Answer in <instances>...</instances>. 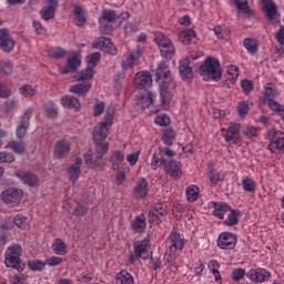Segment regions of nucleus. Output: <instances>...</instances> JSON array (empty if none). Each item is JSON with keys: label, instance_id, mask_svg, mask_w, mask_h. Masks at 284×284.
Segmentation results:
<instances>
[{"label": "nucleus", "instance_id": "obj_1", "mask_svg": "<svg viewBox=\"0 0 284 284\" xmlns=\"http://www.w3.org/2000/svg\"><path fill=\"white\" fill-rule=\"evenodd\" d=\"M169 247L166 248L164 255V265L169 267L171 272H176L179 265L176 264V258H179V252H183L185 247V237L179 233V231L173 230L168 236Z\"/></svg>", "mask_w": 284, "mask_h": 284}, {"label": "nucleus", "instance_id": "obj_2", "mask_svg": "<svg viewBox=\"0 0 284 284\" xmlns=\"http://www.w3.org/2000/svg\"><path fill=\"white\" fill-rule=\"evenodd\" d=\"M21 254H23V247L21 244L12 243L4 252V265L17 270V272H23L26 264L21 261Z\"/></svg>", "mask_w": 284, "mask_h": 284}, {"label": "nucleus", "instance_id": "obj_3", "mask_svg": "<svg viewBox=\"0 0 284 284\" xmlns=\"http://www.w3.org/2000/svg\"><path fill=\"white\" fill-rule=\"evenodd\" d=\"M203 81H221L223 72L221 71V62L212 57L206 58L199 68Z\"/></svg>", "mask_w": 284, "mask_h": 284}, {"label": "nucleus", "instance_id": "obj_4", "mask_svg": "<svg viewBox=\"0 0 284 284\" xmlns=\"http://www.w3.org/2000/svg\"><path fill=\"white\" fill-rule=\"evenodd\" d=\"M153 41L156 43L162 59H165V61H170L172 57H174L176 50L174 49L172 40H170V38L165 36V33L159 31L155 32Z\"/></svg>", "mask_w": 284, "mask_h": 284}, {"label": "nucleus", "instance_id": "obj_5", "mask_svg": "<svg viewBox=\"0 0 284 284\" xmlns=\"http://www.w3.org/2000/svg\"><path fill=\"white\" fill-rule=\"evenodd\" d=\"M112 121H114V110L108 109L104 115V121L94 126V143H101V141H105V139H108V130H110Z\"/></svg>", "mask_w": 284, "mask_h": 284}, {"label": "nucleus", "instance_id": "obj_6", "mask_svg": "<svg viewBox=\"0 0 284 284\" xmlns=\"http://www.w3.org/2000/svg\"><path fill=\"white\" fill-rule=\"evenodd\" d=\"M119 19H121V17L115 10L103 9L98 19L100 32H102V34H112L114 28L110 23H116Z\"/></svg>", "mask_w": 284, "mask_h": 284}, {"label": "nucleus", "instance_id": "obj_7", "mask_svg": "<svg viewBox=\"0 0 284 284\" xmlns=\"http://www.w3.org/2000/svg\"><path fill=\"white\" fill-rule=\"evenodd\" d=\"M270 139L268 150L272 154H284V133L283 131H276L271 129L267 133Z\"/></svg>", "mask_w": 284, "mask_h": 284}, {"label": "nucleus", "instance_id": "obj_8", "mask_svg": "<svg viewBox=\"0 0 284 284\" xmlns=\"http://www.w3.org/2000/svg\"><path fill=\"white\" fill-rule=\"evenodd\" d=\"M224 140L230 145H237L241 143V123L231 122L227 129L221 130Z\"/></svg>", "mask_w": 284, "mask_h": 284}, {"label": "nucleus", "instance_id": "obj_9", "mask_svg": "<svg viewBox=\"0 0 284 284\" xmlns=\"http://www.w3.org/2000/svg\"><path fill=\"white\" fill-rule=\"evenodd\" d=\"M168 216V205L163 203H155L149 211V223H163Z\"/></svg>", "mask_w": 284, "mask_h": 284}, {"label": "nucleus", "instance_id": "obj_10", "mask_svg": "<svg viewBox=\"0 0 284 284\" xmlns=\"http://www.w3.org/2000/svg\"><path fill=\"white\" fill-rule=\"evenodd\" d=\"M150 250V237H145L138 244H134V254L130 255L129 261L131 264L136 263L139 258H148V252Z\"/></svg>", "mask_w": 284, "mask_h": 284}, {"label": "nucleus", "instance_id": "obj_11", "mask_svg": "<svg viewBox=\"0 0 284 284\" xmlns=\"http://www.w3.org/2000/svg\"><path fill=\"white\" fill-rule=\"evenodd\" d=\"M32 108H29L24 111L23 115L21 116L20 121L18 122L16 129V136L19 140L26 139L28 134V129L30 128V119H32Z\"/></svg>", "mask_w": 284, "mask_h": 284}, {"label": "nucleus", "instance_id": "obj_12", "mask_svg": "<svg viewBox=\"0 0 284 284\" xmlns=\"http://www.w3.org/2000/svg\"><path fill=\"white\" fill-rule=\"evenodd\" d=\"M1 199L7 205H17L23 199V191L21 189L9 187L1 193Z\"/></svg>", "mask_w": 284, "mask_h": 284}, {"label": "nucleus", "instance_id": "obj_13", "mask_svg": "<svg viewBox=\"0 0 284 284\" xmlns=\"http://www.w3.org/2000/svg\"><path fill=\"white\" fill-rule=\"evenodd\" d=\"M239 239L236 234L230 232H223L219 235L217 239V246L221 250H234L236 247Z\"/></svg>", "mask_w": 284, "mask_h": 284}, {"label": "nucleus", "instance_id": "obj_14", "mask_svg": "<svg viewBox=\"0 0 284 284\" xmlns=\"http://www.w3.org/2000/svg\"><path fill=\"white\" fill-rule=\"evenodd\" d=\"M263 10L265 17L268 19L270 23H278L281 21V14L278 13V7L272 0H265L263 2Z\"/></svg>", "mask_w": 284, "mask_h": 284}, {"label": "nucleus", "instance_id": "obj_15", "mask_svg": "<svg viewBox=\"0 0 284 284\" xmlns=\"http://www.w3.org/2000/svg\"><path fill=\"white\" fill-rule=\"evenodd\" d=\"M161 165H164V172L170 174L172 179H180L183 175V171L181 170L183 165L181 162L176 161H166L165 159L161 160Z\"/></svg>", "mask_w": 284, "mask_h": 284}, {"label": "nucleus", "instance_id": "obj_16", "mask_svg": "<svg viewBox=\"0 0 284 284\" xmlns=\"http://www.w3.org/2000/svg\"><path fill=\"white\" fill-rule=\"evenodd\" d=\"M14 176L23 183V185H28L29 187H39L40 181L37 174L29 171H17Z\"/></svg>", "mask_w": 284, "mask_h": 284}, {"label": "nucleus", "instance_id": "obj_17", "mask_svg": "<svg viewBox=\"0 0 284 284\" xmlns=\"http://www.w3.org/2000/svg\"><path fill=\"white\" fill-rule=\"evenodd\" d=\"M58 8L59 0H45V6L40 10L41 19L43 21H51V19H54Z\"/></svg>", "mask_w": 284, "mask_h": 284}, {"label": "nucleus", "instance_id": "obj_18", "mask_svg": "<svg viewBox=\"0 0 284 284\" xmlns=\"http://www.w3.org/2000/svg\"><path fill=\"white\" fill-rule=\"evenodd\" d=\"M246 276L253 283H265L270 281L272 274L265 268H252L247 272Z\"/></svg>", "mask_w": 284, "mask_h": 284}, {"label": "nucleus", "instance_id": "obj_19", "mask_svg": "<svg viewBox=\"0 0 284 284\" xmlns=\"http://www.w3.org/2000/svg\"><path fill=\"white\" fill-rule=\"evenodd\" d=\"M70 150H72V143L68 140H60L55 142L53 156L55 159H67V156H70Z\"/></svg>", "mask_w": 284, "mask_h": 284}, {"label": "nucleus", "instance_id": "obj_20", "mask_svg": "<svg viewBox=\"0 0 284 284\" xmlns=\"http://www.w3.org/2000/svg\"><path fill=\"white\" fill-rule=\"evenodd\" d=\"M93 48H95L97 50H101L106 54H116V47H114V43H112V40H110V38H98L93 43Z\"/></svg>", "mask_w": 284, "mask_h": 284}, {"label": "nucleus", "instance_id": "obj_21", "mask_svg": "<svg viewBox=\"0 0 284 284\" xmlns=\"http://www.w3.org/2000/svg\"><path fill=\"white\" fill-rule=\"evenodd\" d=\"M133 199L142 201L143 199H148L149 189H148V180L145 178H140L135 182V185L132 191Z\"/></svg>", "mask_w": 284, "mask_h": 284}, {"label": "nucleus", "instance_id": "obj_22", "mask_svg": "<svg viewBox=\"0 0 284 284\" xmlns=\"http://www.w3.org/2000/svg\"><path fill=\"white\" fill-rule=\"evenodd\" d=\"M133 83L135 88L148 90V88H152V74L148 71H140L135 74Z\"/></svg>", "mask_w": 284, "mask_h": 284}, {"label": "nucleus", "instance_id": "obj_23", "mask_svg": "<svg viewBox=\"0 0 284 284\" xmlns=\"http://www.w3.org/2000/svg\"><path fill=\"white\" fill-rule=\"evenodd\" d=\"M14 39L8 29L0 30V50L3 52H12L14 50Z\"/></svg>", "mask_w": 284, "mask_h": 284}, {"label": "nucleus", "instance_id": "obj_24", "mask_svg": "<svg viewBox=\"0 0 284 284\" xmlns=\"http://www.w3.org/2000/svg\"><path fill=\"white\" fill-rule=\"evenodd\" d=\"M81 65V58L78 54L70 55L67 60V65L60 67V74H70L71 72H77V68Z\"/></svg>", "mask_w": 284, "mask_h": 284}, {"label": "nucleus", "instance_id": "obj_25", "mask_svg": "<svg viewBox=\"0 0 284 284\" xmlns=\"http://www.w3.org/2000/svg\"><path fill=\"white\" fill-rule=\"evenodd\" d=\"M81 165H83V160L77 158L74 163L68 169L69 181H71V183H77V181H79V178L81 176Z\"/></svg>", "mask_w": 284, "mask_h": 284}, {"label": "nucleus", "instance_id": "obj_26", "mask_svg": "<svg viewBox=\"0 0 284 284\" xmlns=\"http://www.w3.org/2000/svg\"><path fill=\"white\" fill-rule=\"evenodd\" d=\"M74 24L78 28H83L88 23V12L81 6H75L73 9Z\"/></svg>", "mask_w": 284, "mask_h": 284}, {"label": "nucleus", "instance_id": "obj_27", "mask_svg": "<svg viewBox=\"0 0 284 284\" xmlns=\"http://www.w3.org/2000/svg\"><path fill=\"white\" fill-rule=\"evenodd\" d=\"M179 70L183 81H190L191 79H194V72L192 71V67L190 65V60H181Z\"/></svg>", "mask_w": 284, "mask_h": 284}, {"label": "nucleus", "instance_id": "obj_28", "mask_svg": "<svg viewBox=\"0 0 284 284\" xmlns=\"http://www.w3.org/2000/svg\"><path fill=\"white\" fill-rule=\"evenodd\" d=\"M156 81L163 80H172V71H170V67L165 62H160L155 69Z\"/></svg>", "mask_w": 284, "mask_h": 284}, {"label": "nucleus", "instance_id": "obj_29", "mask_svg": "<svg viewBox=\"0 0 284 284\" xmlns=\"http://www.w3.org/2000/svg\"><path fill=\"white\" fill-rule=\"evenodd\" d=\"M61 105L63 108H68L69 110H74L75 112H79V110H81V102L78 100V98L73 95L62 97Z\"/></svg>", "mask_w": 284, "mask_h": 284}, {"label": "nucleus", "instance_id": "obj_30", "mask_svg": "<svg viewBox=\"0 0 284 284\" xmlns=\"http://www.w3.org/2000/svg\"><path fill=\"white\" fill-rule=\"evenodd\" d=\"M145 227H148V222L145 220V214L138 215L132 222H131V229L136 233L141 234V232L145 231Z\"/></svg>", "mask_w": 284, "mask_h": 284}, {"label": "nucleus", "instance_id": "obj_31", "mask_svg": "<svg viewBox=\"0 0 284 284\" xmlns=\"http://www.w3.org/2000/svg\"><path fill=\"white\" fill-rule=\"evenodd\" d=\"M7 148L14 154H26L27 150L26 141L22 140H11L7 143Z\"/></svg>", "mask_w": 284, "mask_h": 284}, {"label": "nucleus", "instance_id": "obj_32", "mask_svg": "<svg viewBox=\"0 0 284 284\" xmlns=\"http://www.w3.org/2000/svg\"><path fill=\"white\" fill-rule=\"evenodd\" d=\"M91 88H92V83L83 82L80 84L71 85L69 88V92H71V94H78V97H83V94H88V92H90Z\"/></svg>", "mask_w": 284, "mask_h": 284}, {"label": "nucleus", "instance_id": "obj_33", "mask_svg": "<svg viewBox=\"0 0 284 284\" xmlns=\"http://www.w3.org/2000/svg\"><path fill=\"white\" fill-rule=\"evenodd\" d=\"M125 161V153L123 151H113L110 158V162L112 163V170L118 172L121 164Z\"/></svg>", "mask_w": 284, "mask_h": 284}, {"label": "nucleus", "instance_id": "obj_34", "mask_svg": "<svg viewBox=\"0 0 284 284\" xmlns=\"http://www.w3.org/2000/svg\"><path fill=\"white\" fill-rule=\"evenodd\" d=\"M162 141L164 145H174V141H176V131L172 128H166L162 131Z\"/></svg>", "mask_w": 284, "mask_h": 284}, {"label": "nucleus", "instance_id": "obj_35", "mask_svg": "<svg viewBox=\"0 0 284 284\" xmlns=\"http://www.w3.org/2000/svg\"><path fill=\"white\" fill-rule=\"evenodd\" d=\"M180 39L184 45H191V43H196V32L192 29L182 31L180 33Z\"/></svg>", "mask_w": 284, "mask_h": 284}, {"label": "nucleus", "instance_id": "obj_36", "mask_svg": "<svg viewBox=\"0 0 284 284\" xmlns=\"http://www.w3.org/2000/svg\"><path fill=\"white\" fill-rule=\"evenodd\" d=\"M241 185L244 192H248L250 194H254L256 192V182L247 175L242 178Z\"/></svg>", "mask_w": 284, "mask_h": 284}, {"label": "nucleus", "instance_id": "obj_37", "mask_svg": "<svg viewBox=\"0 0 284 284\" xmlns=\"http://www.w3.org/2000/svg\"><path fill=\"white\" fill-rule=\"evenodd\" d=\"M52 250L54 254L65 256V254H68V244H65V242H63L61 239H55L52 244Z\"/></svg>", "mask_w": 284, "mask_h": 284}, {"label": "nucleus", "instance_id": "obj_38", "mask_svg": "<svg viewBox=\"0 0 284 284\" xmlns=\"http://www.w3.org/2000/svg\"><path fill=\"white\" fill-rule=\"evenodd\" d=\"M231 210L232 207H230L227 203H215L213 216H216L217 219H225V213L230 212Z\"/></svg>", "mask_w": 284, "mask_h": 284}, {"label": "nucleus", "instance_id": "obj_39", "mask_svg": "<svg viewBox=\"0 0 284 284\" xmlns=\"http://www.w3.org/2000/svg\"><path fill=\"white\" fill-rule=\"evenodd\" d=\"M243 45L248 54H256V52H258V40L254 38L244 39Z\"/></svg>", "mask_w": 284, "mask_h": 284}, {"label": "nucleus", "instance_id": "obj_40", "mask_svg": "<svg viewBox=\"0 0 284 284\" xmlns=\"http://www.w3.org/2000/svg\"><path fill=\"white\" fill-rule=\"evenodd\" d=\"M207 267L210 270V272L213 274L215 282L216 283H223V278L221 277V272L219 271L221 265L219 264V262L216 260H211L207 264Z\"/></svg>", "mask_w": 284, "mask_h": 284}, {"label": "nucleus", "instance_id": "obj_41", "mask_svg": "<svg viewBox=\"0 0 284 284\" xmlns=\"http://www.w3.org/2000/svg\"><path fill=\"white\" fill-rule=\"evenodd\" d=\"M161 106L163 110H170V103L172 102V94L168 91L165 87L160 90Z\"/></svg>", "mask_w": 284, "mask_h": 284}, {"label": "nucleus", "instance_id": "obj_42", "mask_svg": "<svg viewBox=\"0 0 284 284\" xmlns=\"http://www.w3.org/2000/svg\"><path fill=\"white\" fill-rule=\"evenodd\" d=\"M152 103H154V94L152 93V91H148L146 94L140 97V99L138 100V105L143 110H145V108H150Z\"/></svg>", "mask_w": 284, "mask_h": 284}, {"label": "nucleus", "instance_id": "obj_43", "mask_svg": "<svg viewBox=\"0 0 284 284\" xmlns=\"http://www.w3.org/2000/svg\"><path fill=\"white\" fill-rule=\"evenodd\" d=\"M115 281L120 284H134V276H132L128 271H120L115 275Z\"/></svg>", "mask_w": 284, "mask_h": 284}, {"label": "nucleus", "instance_id": "obj_44", "mask_svg": "<svg viewBox=\"0 0 284 284\" xmlns=\"http://www.w3.org/2000/svg\"><path fill=\"white\" fill-rule=\"evenodd\" d=\"M94 77V69L87 67L75 74L77 81H90Z\"/></svg>", "mask_w": 284, "mask_h": 284}, {"label": "nucleus", "instance_id": "obj_45", "mask_svg": "<svg viewBox=\"0 0 284 284\" xmlns=\"http://www.w3.org/2000/svg\"><path fill=\"white\" fill-rule=\"evenodd\" d=\"M227 219L224 221V225L232 227L234 225H239V219H241V211L231 210Z\"/></svg>", "mask_w": 284, "mask_h": 284}, {"label": "nucleus", "instance_id": "obj_46", "mask_svg": "<svg viewBox=\"0 0 284 284\" xmlns=\"http://www.w3.org/2000/svg\"><path fill=\"white\" fill-rule=\"evenodd\" d=\"M264 97L265 99L272 100L275 97H278V89H276V84L268 82L264 87Z\"/></svg>", "mask_w": 284, "mask_h": 284}, {"label": "nucleus", "instance_id": "obj_47", "mask_svg": "<svg viewBox=\"0 0 284 284\" xmlns=\"http://www.w3.org/2000/svg\"><path fill=\"white\" fill-rule=\"evenodd\" d=\"M235 3L237 10L240 12H243L244 14H247L248 17H252L254 14V11L250 8V4L247 3V0H233Z\"/></svg>", "mask_w": 284, "mask_h": 284}, {"label": "nucleus", "instance_id": "obj_48", "mask_svg": "<svg viewBox=\"0 0 284 284\" xmlns=\"http://www.w3.org/2000/svg\"><path fill=\"white\" fill-rule=\"evenodd\" d=\"M186 199L190 203H194V201H199V186L190 185L185 191Z\"/></svg>", "mask_w": 284, "mask_h": 284}, {"label": "nucleus", "instance_id": "obj_49", "mask_svg": "<svg viewBox=\"0 0 284 284\" xmlns=\"http://www.w3.org/2000/svg\"><path fill=\"white\" fill-rule=\"evenodd\" d=\"M99 61H101V53L99 52L91 53L87 57L88 67L93 70L99 65Z\"/></svg>", "mask_w": 284, "mask_h": 284}, {"label": "nucleus", "instance_id": "obj_50", "mask_svg": "<svg viewBox=\"0 0 284 284\" xmlns=\"http://www.w3.org/2000/svg\"><path fill=\"white\" fill-rule=\"evenodd\" d=\"M48 54L51 59H63L68 52L61 48H51L48 50Z\"/></svg>", "mask_w": 284, "mask_h": 284}, {"label": "nucleus", "instance_id": "obj_51", "mask_svg": "<svg viewBox=\"0 0 284 284\" xmlns=\"http://www.w3.org/2000/svg\"><path fill=\"white\" fill-rule=\"evenodd\" d=\"M20 94L26 97V99H29L30 97H34V94H37V89L32 88L30 84H24L20 87Z\"/></svg>", "mask_w": 284, "mask_h": 284}, {"label": "nucleus", "instance_id": "obj_52", "mask_svg": "<svg viewBox=\"0 0 284 284\" xmlns=\"http://www.w3.org/2000/svg\"><path fill=\"white\" fill-rule=\"evenodd\" d=\"M28 265L33 272H42L45 268V262L41 260L29 261Z\"/></svg>", "mask_w": 284, "mask_h": 284}, {"label": "nucleus", "instance_id": "obj_53", "mask_svg": "<svg viewBox=\"0 0 284 284\" xmlns=\"http://www.w3.org/2000/svg\"><path fill=\"white\" fill-rule=\"evenodd\" d=\"M154 122L156 125H160L161 128H165V125H170V123H172L168 114L156 115Z\"/></svg>", "mask_w": 284, "mask_h": 284}, {"label": "nucleus", "instance_id": "obj_54", "mask_svg": "<svg viewBox=\"0 0 284 284\" xmlns=\"http://www.w3.org/2000/svg\"><path fill=\"white\" fill-rule=\"evenodd\" d=\"M209 181L211 183V185H219V182L223 181V176H221V173H219L217 171L215 170H212L210 173H209Z\"/></svg>", "mask_w": 284, "mask_h": 284}, {"label": "nucleus", "instance_id": "obj_55", "mask_svg": "<svg viewBox=\"0 0 284 284\" xmlns=\"http://www.w3.org/2000/svg\"><path fill=\"white\" fill-rule=\"evenodd\" d=\"M13 223L20 230L28 229V219H26V216H23V215H16V217L13 219Z\"/></svg>", "mask_w": 284, "mask_h": 284}, {"label": "nucleus", "instance_id": "obj_56", "mask_svg": "<svg viewBox=\"0 0 284 284\" xmlns=\"http://www.w3.org/2000/svg\"><path fill=\"white\" fill-rule=\"evenodd\" d=\"M89 207H88V203L81 204L79 203L74 210H73V214L74 216H85V214H88Z\"/></svg>", "mask_w": 284, "mask_h": 284}, {"label": "nucleus", "instance_id": "obj_57", "mask_svg": "<svg viewBox=\"0 0 284 284\" xmlns=\"http://www.w3.org/2000/svg\"><path fill=\"white\" fill-rule=\"evenodd\" d=\"M227 74H229V81H231V83H234L236 79H239V67L230 65L227 68Z\"/></svg>", "mask_w": 284, "mask_h": 284}, {"label": "nucleus", "instance_id": "obj_58", "mask_svg": "<svg viewBox=\"0 0 284 284\" xmlns=\"http://www.w3.org/2000/svg\"><path fill=\"white\" fill-rule=\"evenodd\" d=\"M110 148V144L108 142L101 141V142H95V150L100 156H103V154H108V150Z\"/></svg>", "mask_w": 284, "mask_h": 284}, {"label": "nucleus", "instance_id": "obj_59", "mask_svg": "<svg viewBox=\"0 0 284 284\" xmlns=\"http://www.w3.org/2000/svg\"><path fill=\"white\" fill-rule=\"evenodd\" d=\"M247 112H250V102L248 101L240 102V104L237 105V114H240V116H245Z\"/></svg>", "mask_w": 284, "mask_h": 284}, {"label": "nucleus", "instance_id": "obj_60", "mask_svg": "<svg viewBox=\"0 0 284 284\" xmlns=\"http://www.w3.org/2000/svg\"><path fill=\"white\" fill-rule=\"evenodd\" d=\"M45 110L49 119H57V114H59V111L57 110V104L49 103L47 104Z\"/></svg>", "mask_w": 284, "mask_h": 284}, {"label": "nucleus", "instance_id": "obj_61", "mask_svg": "<svg viewBox=\"0 0 284 284\" xmlns=\"http://www.w3.org/2000/svg\"><path fill=\"white\" fill-rule=\"evenodd\" d=\"M0 163H14V154L6 151L0 152Z\"/></svg>", "mask_w": 284, "mask_h": 284}, {"label": "nucleus", "instance_id": "obj_62", "mask_svg": "<svg viewBox=\"0 0 284 284\" xmlns=\"http://www.w3.org/2000/svg\"><path fill=\"white\" fill-rule=\"evenodd\" d=\"M45 265H49V267H57V265H61L63 263V257L59 256H51L45 260Z\"/></svg>", "mask_w": 284, "mask_h": 284}, {"label": "nucleus", "instance_id": "obj_63", "mask_svg": "<svg viewBox=\"0 0 284 284\" xmlns=\"http://www.w3.org/2000/svg\"><path fill=\"white\" fill-rule=\"evenodd\" d=\"M0 72L3 74H12V62L1 61L0 62Z\"/></svg>", "mask_w": 284, "mask_h": 284}, {"label": "nucleus", "instance_id": "obj_64", "mask_svg": "<svg viewBox=\"0 0 284 284\" xmlns=\"http://www.w3.org/2000/svg\"><path fill=\"white\" fill-rule=\"evenodd\" d=\"M241 88H242L244 94H250V92H252V90H254V83H252L251 80H242Z\"/></svg>", "mask_w": 284, "mask_h": 284}]
</instances>
